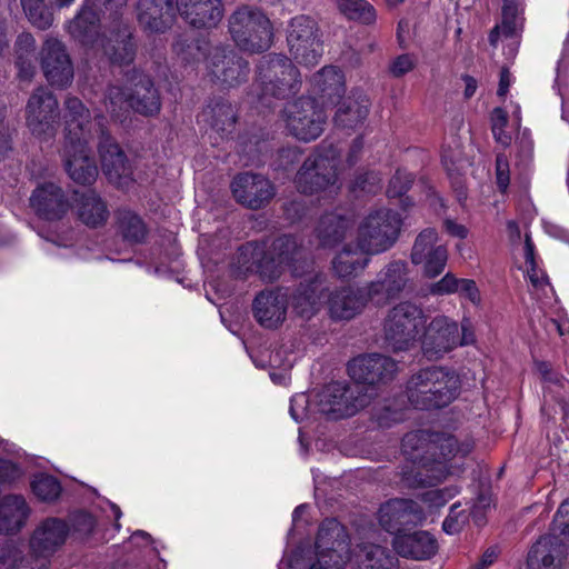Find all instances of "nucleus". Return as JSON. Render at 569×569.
Segmentation results:
<instances>
[{
  "label": "nucleus",
  "mask_w": 569,
  "mask_h": 569,
  "mask_svg": "<svg viewBox=\"0 0 569 569\" xmlns=\"http://www.w3.org/2000/svg\"><path fill=\"white\" fill-rule=\"evenodd\" d=\"M401 450L412 462L401 468V482L408 488L433 487L449 475L448 461L461 449L450 435L416 430L405 435Z\"/></svg>",
  "instance_id": "nucleus-1"
},
{
  "label": "nucleus",
  "mask_w": 569,
  "mask_h": 569,
  "mask_svg": "<svg viewBox=\"0 0 569 569\" xmlns=\"http://www.w3.org/2000/svg\"><path fill=\"white\" fill-rule=\"evenodd\" d=\"M64 107L66 136L62 149L64 168L72 181L90 186L99 174L96 160L88 147L91 139V114L77 97H68Z\"/></svg>",
  "instance_id": "nucleus-2"
},
{
  "label": "nucleus",
  "mask_w": 569,
  "mask_h": 569,
  "mask_svg": "<svg viewBox=\"0 0 569 569\" xmlns=\"http://www.w3.org/2000/svg\"><path fill=\"white\" fill-rule=\"evenodd\" d=\"M460 381L455 371L439 366L422 368L407 381L409 403L419 410L440 409L458 396Z\"/></svg>",
  "instance_id": "nucleus-3"
},
{
  "label": "nucleus",
  "mask_w": 569,
  "mask_h": 569,
  "mask_svg": "<svg viewBox=\"0 0 569 569\" xmlns=\"http://www.w3.org/2000/svg\"><path fill=\"white\" fill-rule=\"evenodd\" d=\"M130 89L110 84L104 93V106L114 120L127 118L129 109L144 116H157L161 110V98L152 79L142 72L132 71L128 77Z\"/></svg>",
  "instance_id": "nucleus-4"
},
{
  "label": "nucleus",
  "mask_w": 569,
  "mask_h": 569,
  "mask_svg": "<svg viewBox=\"0 0 569 569\" xmlns=\"http://www.w3.org/2000/svg\"><path fill=\"white\" fill-rule=\"evenodd\" d=\"M312 267V259L307 250L291 236H281L274 239L264 250L261 247L258 273L264 281H276L289 268L292 276H302Z\"/></svg>",
  "instance_id": "nucleus-5"
},
{
  "label": "nucleus",
  "mask_w": 569,
  "mask_h": 569,
  "mask_svg": "<svg viewBox=\"0 0 569 569\" xmlns=\"http://www.w3.org/2000/svg\"><path fill=\"white\" fill-rule=\"evenodd\" d=\"M402 218L388 208L371 210L357 228V248L367 254H380L391 249L400 237Z\"/></svg>",
  "instance_id": "nucleus-6"
},
{
  "label": "nucleus",
  "mask_w": 569,
  "mask_h": 569,
  "mask_svg": "<svg viewBox=\"0 0 569 569\" xmlns=\"http://www.w3.org/2000/svg\"><path fill=\"white\" fill-rule=\"evenodd\" d=\"M229 31L236 46L250 53L271 47L273 30L269 18L259 9L241 7L229 18Z\"/></svg>",
  "instance_id": "nucleus-7"
},
{
  "label": "nucleus",
  "mask_w": 569,
  "mask_h": 569,
  "mask_svg": "<svg viewBox=\"0 0 569 569\" xmlns=\"http://www.w3.org/2000/svg\"><path fill=\"white\" fill-rule=\"evenodd\" d=\"M260 99L267 97L286 99L296 94L301 87L300 72L292 61L282 54H268L258 64Z\"/></svg>",
  "instance_id": "nucleus-8"
},
{
  "label": "nucleus",
  "mask_w": 569,
  "mask_h": 569,
  "mask_svg": "<svg viewBox=\"0 0 569 569\" xmlns=\"http://www.w3.org/2000/svg\"><path fill=\"white\" fill-rule=\"evenodd\" d=\"M339 150L333 144L322 143L310 154L296 174L299 192L313 194L332 188L337 183Z\"/></svg>",
  "instance_id": "nucleus-9"
},
{
  "label": "nucleus",
  "mask_w": 569,
  "mask_h": 569,
  "mask_svg": "<svg viewBox=\"0 0 569 569\" xmlns=\"http://www.w3.org/2000/svg\"><path fill=\"white\" fill-rule=\"evenodd\" d=\"M421 306L412 301H401L388 310L383 320V337L396 351L409 349L426 325Z\"/></svg>",
  "instance_id": "nucleus-10"
},
{
  "label": "nucleus",
  "mask_w": 569,
  "mask_h": 569,
  "mask_svg": "<svg viewBox=\"0 0 569 569\" xmlns=\"http://www.w3.org/2000/svg\"><path fill=\"white\" fill-rule=\"evenodd\" d=\"M283 121L287 131L296 139L310 142L323 132L327 114L323 108L310 97H301L286 104Z\"/></svg>",
  "instance_id": "nucleus-11"
},
{
  "label": "nucleus",
  "mask_w": 569,
  "mask_h": 569,
  "mask_svg": "<svg viewBox=\"0 0 569 569\" xmlns=\"http://www.w3.org/2000/svg\"><path fill=\"white\" fill-rule=\"evenodd\" d=\"M24 119L32 136L43 141L52 139L60 120L59 102L54 93L43 86L37 87L26 103Z\"/></svg>",
  "instance_id": "nucleus-12"
},
{
  "label": "nucleus",
  "mask_w": 569,
  "mask_h": 569,
  "mask_svg": "<svg viewBox=\"0 0 569 569\" xmlns=\"http://www.w3.org/2000/svg\"><path fill=\"white\" fill-rule=\"evenodd\" d=\"M317 561L309 569H342L351 559L349 536L336 519L321 522L316 540Z\"/></svg>",
  "instance_id": "nucleus-13"
},
{
  "label": "nucleus",
  "mask_w": 569,
  "mask_h": 569,
  "mask_svg": "<svg viewBox=\"0 0 569 569\" xmlns=\"http://www.w3.org/2000/svg\"><path fill=\"white\" fill-rule=\"evenodd\" d=\"M287 42L292 58L300 64L315 66L322 54L317 23L307 16H298L290 22Z\"/></svg>",
  "instance_id": "nucleus-14"
},
{
  "label": "nucleus",
  "mask_w": 569,
  "mask_h": 569,
  "mask_svg": "<svg viewBox=\"0 0 569 569\" xmlns=\"http://www.w3.org/2000/svg\"><path fill=\"white\" fill-rule=\"evenodd\" d=\"M106 118L102 114L94 117V126L98 132V151L101 160V167L108 180L117 186H122L131 177V166L129 160L106 129Z\"/></svg>",
  "instance_id": "nucleus-15"
},
{
  "label": "nucleus",
  "mask_w": 569,
  "mask_h": 569,
  "mask_svg": "<svg viewBox=\"0 0 569 569\" xmlns=\"http://www.w3.org/2000/svg\"><path fill=\"white\" fill-rule=\"evenodd\" d=\"M308 269L305 274L298 276L302 280L289 292L293 311L306 319H310L320 310L321 299L328 291L327 276L316 270L313 261L312 267Z\"/></svg>",
  "instance_id": "nucleus-16"
},
{
  "label": "nucleus",
  "mask_w": 569,
  "mask_h": 569,
  "mask_svg": "<svg viewBox=\"0 0 569 569\" xmlns=\"http://www.w3.org/2000/svg\"><path fill=\"white\" fill-rule=\"evenodd\" d=\"M425 327L421 349L430 360H437L459 346V325L447 316L433 317Z\"/></svg>",
  "instance_id": "nucleus-17"
},
{
  "label": "nucleus",
  "mask_w": 569,
  "mask_h": 569,
  "mask_svg": "<svg viewBox=\"0 0 569 569\" xmlns=\"http://www.w3.org/2000/svg\"><path fill=\"white\" fill-rule=\"evenodd\" d=\"M69 533V526L58 518H48L41 521L30 538L31 555H24L26 562L44 560L49 569V557L63 546Z\"/></svg>",
  "instance_id": "nucleus-18"
},
{
  "label": "nucleus",
  "mask_w": 569,
  "mask_h": 569,
  "mask_svg": "<svg viewBox=\"0 0 569 569\" xmlns=\"http://www.w3.org/2000/svg\"><path fill=\"white\" fill-rule=\"evenodd\" d=\"M40 66L47 81L57 88L71 84L74 70L64 43L56 38H48L40 50Z\"/></svg>",
  "instance_id": "nucleus-19"
},
{
  "label": "nucleus",
  "mask_w": 569,
  "mask_h": 569,
  "mask_svg": "<svg viewBox=\"0 0 569 569\" xmlns=\"http://www.w3.org/2000/svg\"><path fill=\"white\" fill-rule=\"evenodd\" d=\"M411 262L423 266V274L428 278L439 276L448 261V250L439 243V234L435 228H426L418 233L413 242Z\"/></svg>",
  "instance_id": "nucleus-20"
},
{
  "label": "nucleus",
  "mask_w": 569,
  "mask_h": 569,
  "mask_svg": "<svg viewBox=\"0 0 569 569\" xmlns=\"http://www.w3.org/2000/svg\"><path fill=\"white\" fill-rule=\"evenodd\" d=\"M398 363L389 356L367 353L353 358L348 363L349 376L359 383L385 385L398 373Z\"/></svg>",
  "instance_id": "nucleus-21"
},
{
  "label": "nucleus",
  "mask_w": 569,
  "mask_h": 569,
  "mask_svg": "<svg viewBox=\"0 0 569 569\" xmlns=\"http://www.w3.org/2000/svg\"><path fill=\"white\" fill-rule=\"evenodd\" d=\"M372 298L366 286H343L327 295L326 306L335 321H349L360 315Z\"/></svg>",
  "instance_id": "nucleus-22"
},
{
  "label": "nucleus",
  "mask_w": 569,
  "mask_h": 569,
  "mask_svg": "<svg viewBox=\"0 0 569 569\" xmlns=\"http://www.w3.org/2000/svg\"><path fill=\"white\" fill-rule=\"evenodd\" d=\"M365 406L366 399L355 397V391L342 382H331L318 395L319 411L332 419L353 416Z\"/></svg>",
  "instance_id": "nucleus-23"
},
{
  "label": "nucleus",
  "mask_w": 569,
  "mask_h": 569,
  "mask_svg": "<svg viewBox=\"0 0 569 569\" xmlns=\"http://www.w3.org/2000/svg\"><path fill=\"white\" fill-rule=\"evenodd\" d=\"M230 187L236 201L252 210L264 207L276 194L271 181L259 173H239Z\"/></svg>",
  "instance_id": "nucleus-24"
},
{
  "label": "nucleus",
  "mask_w": 569,
  "mask_h": 569,
  "mask_svg": "<svg viewBox=\"0 0 569 569\" xmlns=\"http://www.w3.org/2000/svg\"><path fill=\"white\" fill-rule=\"evenodd\" d=\"M208 68L211 77L226 87L240 84L249 73L248 62L224 47H216L210 51Z\"/></svg>",
  "instance_id": "nucleus-25"
},
{
  "label": "nucleus",
  "mask_w": 569,
  "mask_h": 569,
  "mask_svg": "<svg viewBox=\"0 0 569 569\" xmlns=\"http://www.w3.org/2000/svg\"><path fill=\"white\" fill-rule=\"evenodd\" d=\"M288 303V288L277 287L262 290L253 300V317L263 328L276 329L286 320Z\"/></svg>",
  "instance_id": "nucleus-26"
},
{
  "label": "nucleus",
  "mask_w": 569,
  "mask_h": 569,
  "mask_svg": "<svg viewBox=\"0 0 569 569\" xmlns=\"http://www.w3.org/2000/svg\"><path fill=\"white\" fill-rule=\"evenodd\" d=\"M568 543L569 541L555 530L541 536L528 552V568L561 569L568 555Z\"/></svg>",
  "instance_id": "nucleus-27"
},
{
  "label": "nucleus",
  "mask_w": 569,
  "mask_h": 569,
  "mask_svg": "<svg viewBox=\"0 0 569 569\" xmlns=\"http://www.w3.org/2000/svg\"><path fill=\"white\" fill-rule=\"evenodd\" d=\"M423 519L422 508L412 499H391L379 509V523L390 533L399 535L405 527L416 526Z\"/></svg>",
  "instance_id": "nucleus-28"
},
{
  "label": "nucleus",
  "mask_w": 569,
  "mask_h": 569,
  "mask_svg": "<svg viewBox=\"0 0 569 569\" xmlns=\"http://www.w3.org/2000/svg\"><path fill=\"white\" fill-rule=\"evenodd\" d=\"M408 282V264L402 260L390 261L377 276L366 284L372 300L378 305L396 298Z\"/></svg>",
  "instance_id": "nucleus-29"
},
{
  "label": "nucleus",
  "mask_w": 569,
  "mask_h": 569,
  "mask_svg": "<svg viewBox=\"0 0 569 569\" xmlns=\"http://www.w3.org/2000/svg\"><path fill=\"white\" fill-rule=\"evenodd\" d=\"M30 206L41 219L48 221L62 219L70 209L63 190L52 182L40 184L33 190Z\"/></svg>",
  "instance_id": "nucleus-30"
},
{
  "label": "nucleus",
  "mask_w": 569,
  "mask_h": 569,
  "mask_svg": "<svg viewBox=\"0 0 569 569\" xmlns=\"http://www.w3.org/2000/svg\"><path fill=\"white\" fill-rule=\"evenodd\" d=\"M176 7L179 16L197 29L213 28L223 17L221 0H176Z\"/></svg>",
  "instance_id": "nucleus-31"
},
{
  "label": "nucleus",
  "mask_w": 569,
  "mask_h": 569,
  "mask_svg": "<svg viewBox=\"0 0 569 569\" xmlns=\"http://www.w3.org/2000/svg\"><path fill=\"white\" fill-rule=\"evenodd\" d=\"M136 10L141 28L151 33H163L174 20L172 0H138Z\"/></svg>",
  "instance_id": "nucleus-32"
},
{
  "label": "nucleus",
  "mask_w": 569,
  "mask_h": 569,
  "mask_svg": "<svg viewBox=\"0 0 569 569\" xmlns=\"http://www.w3.org/2000/svg\"><path fill=\"white\" fill-rule=\"evenodd\" d=\"M396 552L405 558L428 559L437 551V540L428 531L396 535L392 541Z\"/></svg>",
  "instance_id": "nucleus-33"
},
{
  "label": "nucleus",
  "mask_w": 569,
  "mask_h": 569,
  "mask_svg": "<svg viewBox=\"0 0 569 569\" xmlns=\"http://www.w3.org/2000/svg\"><path fill=\"white\" fill-rule=\"evenodd\" d=\"M100 18L96 7L83 1L79 12L68 23L69 34L84 46H93L98 41Z\"/></svg>",
  "instance_id": "nucleus-34"
},
{
  "label": "nucleus",
  "mask_w": 569,
  "mask_h": 569,
  "mask_svg": "<svg viewBox=\"0 0 569 569\" xmlns=\"http://www.w3.org/2000/svg\"><path fill=\"white\" fill-rule=\"evenodd\" d=\"M311 92L322 103H335L346 91L343 73L336 67H325L311 78Z\"/></svg>",
  "instance_id": "nucleus-35"
},
{
  "label": "nucleus",
  "mask_w": 569,
  "mask_h": 569,
  "mask_svg": "<svg viewBox=\"0 0 569 569\" xmlns=\"http://www.w3.org/2000/svg\"><path fill=\"white\" fill-rule=\"evenodd\" d=\"M76 211L82 223L89 228L103 226L109 218L107 203L94 190L74 192Z\"/></svg>",
  "instance_id": "nucleus-36"
},
{
  "label": "nucleus",
  "mask_w": 569,
  "mask_h": 569,
  "mask_svg": "<svg viewBox=\"0 0 569 569\" xmlns=\"http://www.w3.org/2000/svg\"><path fill=\"white\" fill-rule=\"evenodd\" d=\"M236 120L233 106L222 98L212 99L199 114V122L208 124L221 136L233 131Z\"/></svg>",
  "instance_id": "nucleus-37"
},
{
  "label": "nucleus",
  "mask_w": 569,
  "mask_h": 569,
  "mask_svg": "<svg viewBox=\"0 0 569 569\" xmlns=\"http://www.w3.org/2000/svg\"><path fill=\"white\" fill-rule=\"evenodd\" d=\"M30 516V508L20 495H7L0 499V532L16 533Z\"/></svg>",
  "instance_id": "nucleus-38"
},
{
  "label": "nucleus",
  "mask_w": 569,
  "mask_h": 569,
  "mask_svg": "<svg viewBox=\"0 0 569 569\" xmlns=\"http://www.w3.org/2000/svg\"><path fill=\"white\" fill-rule=\"evenodd\" d=\"M353 220L350 214L329 212L320 218L317 227V236L322 247H336L345 240L352 229Z\"/></svg>",
  "instance_id": "nucleus-39"
},
{
  "label": "nucleus",
  "mask_w": 569,
  "mask_h": 569,
  "mask_svg": "<svg viewBox=\"0 0 569 569\" xmlns=\"http://www.w3.org/2000/svg\"><path fill=\"white\" fill-rule=\"evenodd\" d=\"M353 559L359 569H396L397 557L380 545L363 541L357 545Z\"/></svg>",
  "instance_id": "nucleus-40"
},
{
  "label": "nucleus",
  "mask_w": 569,
  "mask_h": 569,
  "mask_svg": "<svg viewBox=\"0 0 569 569\" xmlns=\"http://www.w3.org/2000/svg\"><path fill=\"white\" fill-rule=\"evenodd\" d=\"M370 102L367 96H349L338 107L333 121L337 127L355 129L368 117Z\"/></svg>",
  "instance_id": "nucleus-41"
},
{
  "label": "nucleus",
  "mask_w": 569,
  "mask_h": 569,
  "mask_svg": "<svg viewBox=\"0 0 569 569\" xmlns=\"http://www.w3.org/2000/svg\"><path fill=\"white\" fill-rule=\"evenodd\" d=\"M116 230L126 242L131 244L143 242L148 234L142 218L130 209L116 211Z\"/></svg>",
  "instance_id": "nucleus-42"
},
{
  "label": "nucleus",
  "mask_w": 569,
  "mask_h": 569,
  "mask_svg": "<svg viewBox=\"0 0 569 569\" xmlns=\"http://www.w3.org/2000/svg\"><path fill=\"white\" fill-rule=\"evenodd\" d=\"M369 256L362 253L358 248L346 246L332 260L333 272L339 278L356 277L369 264Z\"/></svg>",
  "instance_id": "nucleus-43"
},
{
  "label": "nucleus",
  "mask_w": 569,
  "mask_h": 569,
  "mask_svg": "<svg viewBox=\"0 0 569 569\" xmlns=\"http://www.w3.org/2000/svg\"><path fill=\"white\" fill-rule=\"evenodd\" d=\"M16 67L20 80L30 81L36 73V40L31 33L23 32L16 40Z\"/></svg>",
  "instance_id": "nucleus-44"
},
{
  "label": "nucleus",
  "mask_w": 569,
  "mask_h": 569,
  "mask_svg": "<svg viewBox=\"0 0 569 569\" xmlns=\"http://www.w3.org/2000/svg\"><path fill=\"white\" fill-rule=\"evenodd\" d=\"M259 256H261V246L253 242L241 246L231 263L232 273L237 278H244L250 272H258Z\"/></svg>",
  "instance_id": "nucleus-45"
},
{
  "label": "nucleus",
  "mask_w": 569,
  "mask_h": 569,
  "mask_svg": "<svg viewBox=\"0 0 569 569\" xmlns=\"http://www.w3.org/2000/svg\"><path fill=\"white\" fill-rule=\"evenodd\" d=\"M339 12L348 20L363 24H371L376 21V10L366 0H335Z\"/></svg>",
  "instance_id": "nucleus-46"
},
{
  "label": "nucleus",
  "mask_w": 569,
  "mask_h": 569,
  "mask_svg": "<svg viewBox=\"0 0 569 569\" xmlns=\"http://www.w3.org/2000/svg\"><path fill=\"white\" fill-rule=\"evenodd\" d=\"M0 569H47L44 560L26 562L23 551L12 542L0 545Z\"/></svg>",
  "instance_id": "nucleus-47"
},
{
  "label": "nucleus",
  "mask_w": 569,
  "mask_h": 569,
  "mask_svg": "<svg viewBox=\"0 0 569 569\" xmlns=\"http://www.w3.org/2000/svg\"><path fill=\"white\" fill-rule=\"evenodd\" d=\"M31 488L33 493L43 501H53L56 500L60 492L61 486L59 481L52 476H39L37 477L32 483Z\"/></svg>",
  "instance_id": "nucleus-48"
},
{
  "label": "nucleus",
  "mask_w": 569,
  "mask_h": 569,
  "mask_svg": "<svg viewBox=\"0 0 569 569\" xmlns=\"http://www.w3.org/2000/svg\"><path fill=\"white\" fill-rule=\"evenodd\" d=\"M173 49L186 62L198 61L207 57V43L204 41L187 43L186 40L178 39L173 44Z\"/></svg>",
  "instance_id": "nucleus-49"
},
{
  "label": "nucleus",
  "mask_w": 569,
  "mask_h": 569,
  "mask_svg": "<svg viewBox=\"0 0 569 569\" xmlns=\"http://www.w3.org/2000/svg\"><path fill=\"white\" fill-rule=\"evenodd\" d=\"M491 131L495 140L507 147L510 144L511 137L505 131L508 123V114L502 108H495L490 117Z\"/></svg>",
  "instance_id": "nucleus-50"
},
{
  "label": "nucleus",
  "mask_w": 569,
  "mask_h": 569,
  "mask_svg": "<svg viewBox=\"0 0 569 569\" xmlns=\"http://www.w3.org/2000/svg\"><path fill=\"white\" fill-rule=\"evenodd\" d=\"M28 20L38 29L46 30L51 27L53 17L46 7L44 1L40 4L23 9Z\"/></svg>",
  "instance_id": "nucleus-51"
},
{
  "label": "nucleus",
  "mask_w": 569,
  "mask_h": 569,
  "mask_svg": "<svg viewBox=\"0 0 569 569\" xmlns=\"http://www.w3.org/2000/svg\"><path fill=\"white\" fill-rule=\"evenodd\" d=\"M413 177L411 173L397 170L393 177L390 179L387 194L389 198L402 197L411 187Z\"/></svg>",
  "instance_id": "nucleus-52"
},
{
  "label": "nucleus",
  "mask_w": 569,
  "mask_h": 569,
  "mask_svg": "<svg viewBox=\"0 0 569 569\" xmlns=\"http://www.w3.org/2000/svg\"><path fill=\"white\" fill-rule=\"evenodd\" d=\"M460 503H455L450 507L449 515L442 522V529L448 535L458 533L462 526L468 520V515L465 510H459Z\"/></svg>",
  "instance_id": "nucleus-53"
},
{
  "label": "nucleus",
  "mask_w": 569,
  "mask_h": 569,
  "mask_svg": "<svg viewBox=\"0 0 569 569\" xmlns=\"http://www.w3.org/2000/svg\"><path fill=\"white\" fill-rule=\"evenodd\" d=\"M381 188V177L375 171L361 173L356 177L352 189L367 193H376Z\"/></svg>",
  "instance_id": "nucleus-54"
},
{
  "label": "nucleus",
  "mask_w": 569,
  "mask_h": 569,
  "mask_svg": "<svg viewBox=\"0 0 569 569\" xmlns=\"http://www.w3.org/2000/svg\"><path fill=\"white\" fill-rule=\"evenodd\" d=\"M455 495L456 492L449 488L436 489L421 493L420 499L430 508H441L453 498Z\"/></svg>",
  "instance_id": "nucleus-55"
},
{
  "label": "nucleus",
  "mask_w": 569,
  "mask_h": 569,
  "mask_svg": "<svg viewBox=\"0 0 569 569\" xmlns=\"http://www.w3.org/2000/svg\"><path fill=\"white\" fill-rule=\"evenodd\" d=\"M496 183L500 192H506L510 183L509 161L505 153L496 156Z\"/></svg>",
  "instance_id": "nucleus-56"
},
{
  "label": "nucleus",
  "mask_w": 569,
  "mask_h": 569,
  "mask_svg": "<svg viewBox=\"0 0 569 569\" xmlns=\"http://www.w3.org/2000/svg\"><path fill=\"white\" fill-rule=\"evenodd\" d=\"M459 280L455 274L448 272L439 281L430 286L429 292L433 296L457 293L459 291Z\"/></svg>",
  "instance_id": "nucleus-57"
},
{
  "label": "nucleus",
  "mask_w": 569,
  "mask_h": 569,
  "mask_svg": "<svg viewBox=\"0 0 569 569\" xmlns=\"http://www.w3.org/2000/svg\"><path fill=\"white\" fill-rule=\"evenodd\" d=\"M552 530L558 531L560 536L569 541V499L559 506L553 518Z\"/></svg>",
  "instance_id": "nucleus-58"
},
{
  "label": "nucleus",
  "mask_w": 569,
  "mask_h": 569,
  "mask_svg": "<svg viewBox=\"0 0 569 569\" xmlns=\"http://www.w3.org/2000/svg\"><path fill=\"white\" fill-rule=\"evenodd\" d=\"M22 476L20 467L7 459H0V483H12Z\"/></svg>",
  "instance_id": "nucleus-59"
},
{
  "label": "nucleus",
  "mask_w": 569,
  "mask_h": 569,
  "mask_svg": "<svg viewBox=\"0 0 569 569\" xmlns=\"http://www.w3.org/2000/svg\"><path fill=\"white\" fill-rule=\"evenodd\" d=\"M413 67L415 61L412 57L410 54H401L392 61L390 72L393 77L399 78L411 71Z\"/></svg>",
  "instance_id": "nucleus-60"
},
{
  "label": "nucleus",
  "mask_w": 569,
  "mask_h": 569,
  "mask_svg": "<svg viewBox=\"0 0 569 569\" xmlns=\"http://www.w3.org/2000/svg\"><path fill=\"white\" fill-rule=\"evenodd\" d=\"M458 292L468 298L472 303L479 301V290L476 282L471 279H460Z\"/></svg>",
  "instance_id": "nucleus-61"
},
{
  "label": "nucleus",
  "mask_w": 569,
  "mask_h": 569,
  "mask_svg": "<svg viewBox=\"0 0 569 569\" xmlns=\"http://www.w3.org/2000/svg\"><path fill=\"white\" fill-rule=\"evenodd\" d=\"M443 228L450 236L459 239H466L469 233L468 229L463 224H460L449 218L443 221Z\"/></svg>",
  "instance_id": "nucleus-62"
},
{
  "label": "nucleus",
  "mask_w": 569,
  "mask_h": 569,
  "mask_svg": "<svg viewBox=\"0 0 569 569\" xmlns=\"http://www.w3.org/2000/svg\"><path fill=\"white\" fill-rule=\"evenodd\" d=\"M11 149V136L9 128L0 114V157L4 156Z\"/></svg>",
  "instance_id": "nucleus-63"
},
{
  "label": "nucleus",
  "mask_w": 569,
  "mask_h": 569,
  "mask_svg": "<svg viewBox=\"0 0 569 569\" xmlns=\"http://www.w3.org/2000/svg\"><path fill=\"white\" fill-rule=\"evenodd\" d=\"M498 557V550L496 547H489L483 555L481 556L480 560L475 563L470 569H487L489 566H491L495 560Z\"/></svg>",
  "instance_id": "nucleus-64"
}]
</instances>
